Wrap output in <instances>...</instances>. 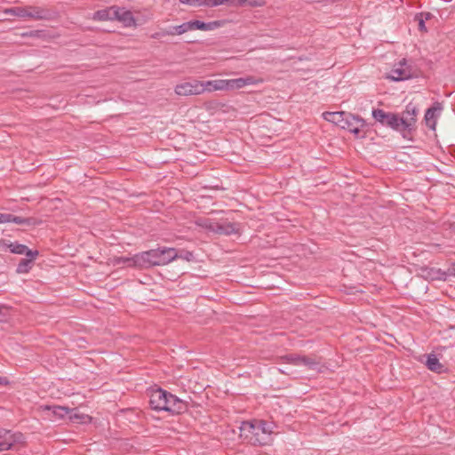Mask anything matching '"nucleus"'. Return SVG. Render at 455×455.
<instances>
[{"label":"nucleus","mask_w":455,"mask_h":455,"mask_svg":"<svg viewBox=\"0 0 455 455\" xmlns=\"http://www.w3.org/2000/svg\"><path fill=\"white\" fill-rule=\"evenodd\" d=\"M172 247H157L156 249L148 250L137 253L138 268H150L155 266L166 265L175 259Z\"/></svg>","instance_id":"1"},{"label":"nucleus","mask_w":455,"mask_h":455,"mask_svg":"<svg viewBox=\"0 0 455 455\" xmlns=\"http://www.w3.org/2000/svg\"><path fill=\"white\" fill-rule=\"evenodd\" d=\"M340 128L347 130L351 133L355 134L356 138H364V129L368 128V124L366 121L359 116L347 113Z\"/></svg>","instance_id":"2"},{"label":"nucleus","mask_w":455,"mask_h":455,"mask_svg":"<svg viewBox=\"0 0 455 455\" xmlns=\"http://www.w3.org/2000/svg\"><path fill=\"white\" fill-rule=\"evenodd\" d=\"M412 76L413 69L411 66L408 64L407 60L403 58L394 66L387 77L392 81L399 82L408 80Z\"/></svg>","instance_id":"3"},{"label":"nucleus","mask_w":455,"mask_h":455,"mask_svg":"<svg viewBox=\"0 0 455 455\" xmlns=\"http://www.w3.org/2000/svg\"><path fill=\"white\" fill-rule=\"evenodd\" d=\"M174 91L179 96H192L203 94L204 88L202 81L193 80L177 84Z\"/></svg>","instance_id":"4"},{"label":"nucleus","mask_w":455,"mask_h":455,"mask_svg":"<svg viewBox=\"0 0 455 455\" xmlns=\"http://www.w3.org/2000/svg\"><path fill=\"white\" fill-rule=\"evenodd\" d=\"M0 248L6 250L9 249L12 253L26 255V257H34L38 256V251L30 250L27 245L18 243L16 242L12 243L8 240H0Z\"/></svg>","instance_id":"5"},{"label":"nucleus","mask_w":455,"mask_h":455,"mask_svg":"<svg viewBox=\"0 0 455 455\" xmlns=\"http://www.w3.org/2000/svg\"><path fill=\"white\" fill-rule=\"evenodd\" d=\"M166 396V406L163 411L172 414H181L188 411V403L186 402L169 392H167Z\"/></svg>","instance_id":"6"},{"label":"nucleus","mask_w":455,"mask_h":455,"mask_svg":"<svg viewBox=\"0 0 455 455\" xmlns=\"http://www.w3.org/2000/svg\"><path fill=\"white\" fill-rule=\"evenodd\" d=\"M386 125L400 132L404 139H410L409 136L411 135V132L406 127L408 126V124L397 114L389 113V117Z\"/></svg>","instance_id":"7"},{"label":"nucleus","mask_w":455,"mask_h":455,"mask_svg":"<svg viewBox=\"0 0 455 455\" xmlns=\"http://www.w3.org/2000/svg\"><path fill=\"white\" fill-rule=\"evenodd\" d=\"M255 427H259V430H255V438H253L252 443L259 445L266 444L268 435L272 433L270 425L263 420H255Z\"/></svg>","instance_id":"8"},{"label":"nucleus","mask_w":455,"mask_h":455,"mask_svg":"<svg viewBox=\"0 0 455 455\" xmlns=\"http://www.w3.org/2000/svg\"><path fill=\"white\" fill-rule=\"evenodd\" d=\"M167 391L157 388L152 390L149 396V405L152 410L160 411L166 406Z\"/></svg>","instance_id":"9"},{"label":"nucleus","mask_w":455,"mask_h":455,"mask_svg":"<svg viewBox=\"0 0 455 455\" xmlns=\"http://www.w3.org/2000/svg\"><path fill=\"white\" fill-rule=\"evenodd\" d=\"M262 80L256 79L253 76L239 77L235 79H225L226 91L243 88L247 85H253L260 83Z\"/></svg>","instance_id":"10"},{"label":"nucleus","mask_w":455,"mask_h":455,"mask_svg":"<svg viewBox=\"0 0 455 455\" xmlns=\"http://www.w3.org/2000/svg\"><path fill=\"white\" fill-rule=\"evenodd\" d=\"M196 224L200 228H235L233 222L228 221V219L223 221V218H213L210 216L199 219Z\"/></svg>","instance_id":"11"},{"label":"nucleus","mask_w":455,"mask_h":455,"mask_svg":"<svg viewBox=\"0 0 455 455\" xmlns=\"http://www.w3.org/2000/svg\"><path fill=\"white\" fill-rule=\"evenodd\" d=\"M12 223L16 225L35 226L37 224L36 220L32 218H22L13 215L12 213L0 212V224Z\"/></svg>","instance_id":"12"},{"label":"nucleus","mask_w":455,"mask_h":455,"mask_svg":"<svg viewBox=\"0 0 455 455\" xmlns=\"http://www.w3.org/2000/svg\"><path fill=\"white\" fill-rule=\"evenodd\" d=\"M418 113H419V109L412 103H409L406 106L404 111H403V113H402L401 116L408 124V126H406V127L408 128V130L410 131L411 133L412 131L415 130V124L417 122L416 116H417Z\"/></svg>","instance_id":"13"},{"label":"nucleus","mask_w":455,"mask_h":455,"mask_svg":"<svg viewBox=\"0 0 455 455\" xmlns=\"http://www.w3.org/2000/svg\"><path fill=\"white\" fill-rule=\"evenodd\" d=\"M443 109L442 104L440 102H435L431 108H427L424 120L426 124L433 131L435 130L436 127V118L437 116L440 115Z\"/></svg>","instance_id":"14"},{"label":"nucleus","mask_w":455,"mask_h":455,"mask_svg":"<svg viewBox=\"0 0 455 455\" xmlns=\"http://www.w3.org/2000/svg\"><path fill=\"white\" fill-rule=\"evenodd\" d=\"M115 11H116V14L114 16V20H118L123 23L124 27L136 26V20L131 11L116 5Z\"/></svg>","instance_id":"15"},{"label":"nucleus","mask_w":455,"mask_h":455,"mask_svg":"<svg viewBox=\"0 0 455 455\" xmlns=\"http://www.w3.org/2000/svg\"><path fill=\"white\" fill-rule=\"evenodd\" d=\"M223 24L221 20H214L210 22H204L201 20H190L189 27L190 31L195 29L204 30V31H212L220 28Z\"/></svg>","instance_id":"16"},{"label":"nucleus","mask_w":455,"mask_h":455,"mask_svg":"<svg viewBox=\"0 0 455 455\" xmlns=\"http://www.w3.org/2000/svg\"><path fill=\"white\" fill-rule=\"evenodd\" d=\"M239 429L240 436L252 443V440L255 438V430H259V427H255V420L243 421Z\"/></svg>","instance_id":"17"},{"label":"nucleus","mask_w":455,"mask_h":455,"mask_svg":"<svg viewBox=\"0 0 455 455\" xmlns=\"http://www.w3.org/2000/svg\"><path fill=\"white\" fill-rule=\"evenodd\" d=\"M28 20H44L51 16L50 12L43 7L28 5Z\"/></svg>","instance_id":"18"},{"label":"nucleus","mask_w":455,"mask_h":455,"mask_svg":"<svg viewBox=\"0 0 455 455\" xmlns=\"http://www.w3.org/2000/svg\"><path fill=\"white\" fill-rule=\"evenodd\" d=\"M116 5L99 10L93 13L92 19L98 21L114 20L116 14Z\"/></svg>","instance_id":"19"},{"label":"nucleus","mask_w":455,"mask_h":455,"mask_svg":"<svg viewBox=\"0 0 455 455\" xmlns=\"http://www.w3.org/2000/svg\"><path fill=\"white\" fill-rule=\"evenodd\" d=\"M425 364L428 370L434 372L441 373L444 371V365L440 363L435 355H428Z\"/></svg>","instance_id":"20"},{"label":"nucleus","mask_w":455,"mask_h":455,"mask_svg":"<svg viewBox=\"0 0 455 455\" xmlns=\"http://www.w3.org/2000/svg\"><path fill=\"white\" fill-rule=\"evenodd\" d=\"M205 92L226 91L225 79L202 81Z\"/></svg>","instance_id":"21"},{"label":"nucleus","mask_w":455,"mask_h":455,"mask_svg":"<svg viewBox=\"0 0 455 455\" xmlns=\"http://www.w3.org/2000/svg\"><path fill=\"white\" fill-rule=\"evenodd\" d=\"M43 410L51 412L55 419H64L69 412L68 407L58 405H45Z\"/></svg>","instance_id":"22"},{"label":"nucleus","mask_w":455,"mask_h":455,"mask_svg":"<svg viewBox=\"0 0 455 455\" xmlns=\"http://www.w3.org/2000/svg\"><path fill=\"white\" fill-rule=\"evenodd\" d=\"M346 112H324L323 116L327 122L341 126Z\"/></svg>","instance_id":"23"},{"label":"nucleus","mask_w":455,"mask_h":455,"mask_svg":"<svg viewBox=\"0 0 455 455\" xmlns=\"http://www.w3.org/2000/svg\"><path fill=\"white\" fill-rule=\"evenodd\" d=\"M68 419L73 423H85L91 419L90 416L80 413L77 408H69V412L68 413Z\"/></svg>","instance_id":"24"},{"label":"nucleus","mask_w":455,"mask_h":455,"mask_svg":"<svg viewBox=\"0 0 455 455\" xmlns=\"http://www.w3.org/2000/svg\"><path fill=\"white\" fill-rule=\"evenodd\" d=\"M4 12L5 14L13 15L23 20H28V5L7 8Z\"/></svg>","instance_id":"25"},{"label":"nucleus","mask_w":455,"mask_h":455,"mask_svg":"<svg viewBox=\"0 0 455 455\" xmlns=\"http://www.w3.org/2000/svg\"><path fill=\"white\" fill-rule=\"evenodd\" d=\"M37 256L34 257H27L25 259H20L19 262L16 272L18 274H26L28 273V271L31 269L33 263Z\"/></svg>","instance_id":"26"},{"label":"nucleus","mask_w":455,"mask_h":455,"mask_svg":"<svg viewBox=\"0 0 455 455\" xmlns=\"http://www.w3.org/2000/svg\"><path fill=\"white\" fill-rule=\"evenodd\" d=\"M247 0H203V6H219L220 4L233 5L237 3L238 5H243Z\"/></svg>","instance_id":"27"},{"label":"nucleus","mask_w":455,"mask_h":455,"mask_svg":"<svg viewBox=\"0 0 455 455\" xmlns=\"http://www.w3.org/2000/svg\"><path fill=\"white\" fill-rule=\"evenodd\" d=\"M190 31L189 21L184 22L178 26H172L166 28L169 36H180Z\"/></svg>","instance_id":"28"},{"label":"nucleus","mask_w":455,"mask_h":455,"mask_svg":"<svg viewBox=\"0 0 455 455\" xmlns=\"http://www.w3.org/2000/svg\"><path fill=\"white\" fill-rule=\"evenodd\" d=\"M389 113L390 112L387 113L380 108H374L371 112V116L377 122L380 123L382 125H386L389 117Z\"/></svg>","instance_id":"29"},{"label":"nucleus","mask_w":455,"mask_h":455,"mask_svg":"<svg viewBox=\"0 0 455 455\" xmlns=\"http://www.w3.org/2000/svg\"><path fill=\"white\" fill-rule=\"evenodd\" d=\"M137 254H134L132 257H117L115 259V263L117 265L124 264L128 267H137Z\"/></svg>","instance_id":"30"},{"label":"nucleus","mask_w":455,"mask_h":455,"mask_svg":"<svg viewBox=\"0 0 455 455\" xmlns=\"http://www.w3.org/2000/svg\"><path fill=\"white\" fill-rule=\"evenodd\" d=\"M299 365L306 366L308 370H316L319 365V362H316L315 358L311 356L301 355Z\"/></svg>","instance_id":"31"},{"label":"nucleus","mask_w":455,"mask_h":455,"mask_svg":"<svg viewBox=\"0 0 455 455\" xmlns=\"http://www.w3.org/2000/svg\"><path fill=\"white\" fill-rule=\"evenodd\" d=\"M172 250L173 251L174 254H176V257H175V259H185L187 261H192L194 260V254L192 251H178L176 249L174 248H172Z\"/></svg>","instance_id":"32"},{"label":"nucleus","mask_w":455,"mask_h":455,"mask_svg":"<svg viewBox=\"0 0 455 455\" xmlns=\"http://www.w3.org/2000/svg\"><path fill=\"white\" fill-rule=\"evenodd\" d=\"M300 356L301 355H299L290 354L282 356L280 359L283 363H291L298 366L299 365Z\"/></svg>","instance_id":"33"},{"label":"nucleus","mask_w":455,"mask_h":455,"mask_svg":"<svg viewBox=\"0 0 455 455\" xmlns=\"http://www.w3.org/2000/svg\"><path fill=\"white\" fill-rule=\"evenodd\" d=\"M430 275H432L433 279L445 281L447 279V276H448V272L447 271H443L441 269L432 268L430 270Z\"/></svg>","instance_id":"34"},{"label":"nucleus","mask_w":455,"mask_h":455,"mask_svg":"<svg viewBox=\"0 0 455 455\" xmlns=\"http://www.w3.org/2000/svg\"><path fill=\"white\" fill-rule=\"evenodd\" d=\"M209 231L216 235H240V229H209Z\"/></svg>","instance_id":"35"},{"label":"nucleus","mask_w":455,"mask_h":455,"mask_svg":"<svg viewBox=\"0 0 455 455\" xmlns=\"http://www.w3.org/2000/svg\"><path fill=\"white\" fill-rule=\"evenodd\" d=\"M180 4L190 6H203V0H179Z\"/></svg>","instance_id":"36"},{"label":"nucleus","mask_w":455,"mask_h":455,"mask_svg":"<svg viewBox=\"0 0 455 455\" xmlns=\"http://www.w3.org/2000/svg\"><path fill=\"white\" fill-rule=\"evenodd\" d=\"M422 16H423V13H420L419 15H418L416 17L417 20H419V29L421 31H426L427 28H426L425 21H424Z\"/></svg>","instance_id":"37"},{"label":"nucleus","mask_w":455,"mask_h":455,"mask_svg":"<svg viewBox=\"0 0 455 455\" xmlns=\"http://www.w3.org/2000/svg\"><path fill=\"white\" fill-rule=\"evenodd\" d=\"M169 36L167 33H166V28L164 29H162L161 31H158V32H156L154 34L151 35V38H154V39H158L162 36Z\"/></svg>","instance_id":"38"},{"label":"nucleus","mask_w":455,"mask_h":455,"mask_svg":"<svg viewBox=\"0 0 455 455\" xmlns=\"http://www.w3.org/2000/svg\"><path fill=\"white\" fill-rule=\"evenodd\" d=\"M6 311L7 308L0 305V322H4L6 320Z\"/></svg>","instance_id":"39"},{"label":"nucleus","mask_w":455,"mask_h":455,"mask_svg":"<svg viewBox=\"0 0 455 455\" xmlns=\"http://www.w3.org/2000/svg\"><path fill=\"white\" fill-rule=\"evenodd\" d=\"M447 272H448V275L455 276V262L451 264V266L447 269Z\"/></svg>","instance_id":"40"},{"label":"nucleus","mask_w":455,"mask_h":455,"mask_svg":"<svg viewBox=\"0 0 455 455\" xmlns=\"http://www.w3.org/2000/svg\"><path fill=\"white\" fill-rule=\"evenodd\" d=\"M9 381L5 378L0 377V385H7Z\"/></svg>","instance_id":"41"},{"label":"nucleus","mask_w":455,"mask_h":455,"mask_svg":"<svg viewBox=\"0 0 455 455\" xmlns=\"http://www.w3.org/2000/svg\"><path fill=\"white\" fill-rule=\"evenodd\" d=\"M279 371H280L282 373H286V369H283V370L279 369Z\"/></svg>","instance_id":"42"},{"label":"nucleus","mask_w":455,"mask_h":455,"mask_svg":"<svg viewBox=\"0 0 455 455\" xmlns=\"http://www.w3.org/2000/svg\"><path fill=\"white\" fill-rule=\"evenodd\" d=\"M279 371H280L282 373H286V369H283V370L279 369Z\"/></svg>","instance_id":"43"},{"label":"nucleus","mask_w":455,"mask_h":455,"mask_svg":"<svg viewBox=\"0 0 455 455\" xmlns=\"http://www.w3.org/2000/svg\"><path fill=\"white\" fill-rule=\"evenodd\" d=\"M426 15H427V16H426V19H427V18L430 16V14H429V13H427Z\"/></svg>","instance_id":"44"}]
</instances>
